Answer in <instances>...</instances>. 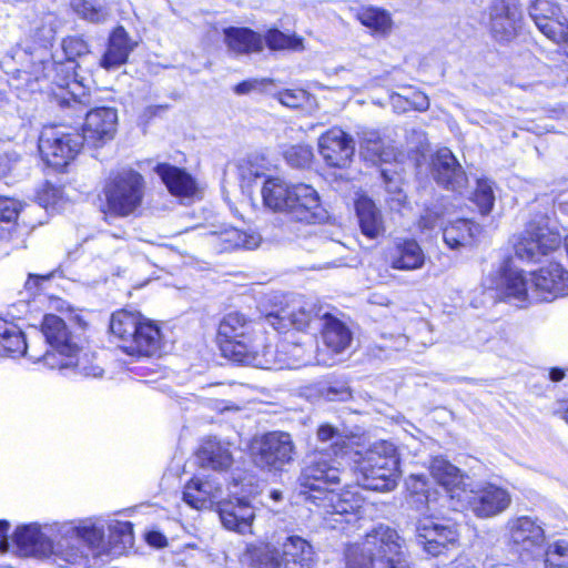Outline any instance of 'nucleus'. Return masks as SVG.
Listing matches in <instances>:
<instances>
[{
  "label": "nucleus",
  "mask_w": 568,
  "mask_h": 568,
  "mask_svg": "<svg viewBox=\"0 0 568 568\" xmlns=\"http://www.w3.org/2000/svg\"><path fill=\"white\" fill-rule=\"evenodd\" d=\"M356 215L362 233L368 239H377L385 231L381 211L367 196H361L355 203Z\"/></svg>",
  "instance_id": "f704fd0d"
},
{
  "label": "nucleus",
  "mask_w": 568,
  "mask_h": 568,
  "mask_svg": "<svg viewBox=\"0 0 568 568\" xmlns=\"http://www.w3.org/2000/svg\"><path fill=\"white\" fill-rule=\"evenodd\" d=\"M60 194L61 192L58 187L45 183L37 192V202L47 210L54 209L60 200Z\"/></svg>",
  "instance_id": "864d4df0"
},
{
  "label": "nucleus",
  "mask_w": 568,
  "mask_h": 568,
  "mask_svg": "<svg viewBox=\"0 0 568 568\" xmlns=\"http://www.w3.org/2000/svg\"><path fill=\"white\" fill-rule=\"evenodd\" d=\"M248 166H250V161L246 159H242L237 163L239 174L241 175V178L243 180H251L252 178L258 176L257 168H254V166L248 168Z\"/></svg>",
  "instance_id": "0e129e2a"
},
{
  "label": "nucleus",
  "mask_w": 568,
  "mask_h": 568,
  "mask_svg": "<svg viewBox=\"0 0 568 568\" xmlns=\"http://www.w3.org/2000/svg\"><path fill=\"white\" fill-rule=\"evenodd\" d=\"M282 352L284 353V368H300L306 366L313 361V344L297 343L293 341H282Z\"/></svg>",
  "instance_id": "79ce46f5"
},
{
  "label": "nucleus",
  "mask_w": 568,
  "mask_h": 568,
  "mask_svg": "<svg viewBox=\"0 0 568 568\" xmlns=\"http://www.w3.org/2000/svg\"><path fill=\"white\" fill-rule=\"evenodd\" d=\"M432 174L438 184L452 191L460 192L467 183L464 170L447 148L438 150L433 158Z\"/></svg>",
  "instance_id": "5701e85b"
},
{
  "label": "nucleus",
  "mask_w": 568,
  "mask_h": 568,
  "mask_svg": "<svg viewBox=\"0 0 568 568\" xmlns=\"http://www.w3.org/2000/svg\"><path fill=\"white\" fill-rule=\"evenodd\" d=\"M457 526L453 523H443L438 518L424 517L416 525V538L424 549L433 555H439L448 545L458 540Z\"/></svg>",
  "instance_id": "a211bd4d"
},
{
  "label": "nucleus",
  "mask_w": 568,
  "mask_h": 568,
  "mask_svg": "<svg viewBox=\"0 0 568 568\" xmlns=\"http://www.w3.org/2000/svg\"><path fill=\"white\" fill-rule=\"evenodd\" d=\"M108 550L111 556H121L133 547V527L129 521H111L108 526Z\"/></svg>",
  "instance_id": "ea45409f"
},
{
  "label": "nucleus",
  "mask_w": 568,
  "mask_h": 568,
  "mask_svg": "<svg viewBox=\"0 0 568 568\" xmlns=\"http://www.w3.org/2000/svg\"><path fill=\"white\" fill-rule=\"evenodd\" d=\"M219 514L223 526L240 534L252 532L255 509L244 499L221 501Z\"/></svg>",
  "instance_id": "a878e982"
},
{
  "label": "nucleus",
  "mask_w": 568,
  "mask_h": 568,
  "mask_svg": "<svg viewBox=\"0 0 568 568\" xmlns=\"http://www.w3.org/2000/svg\"><path fill=\"white\" fill-rule=\"evenodd\" d=\"M284 561L298 565L301 568H311L314 562L312 545L300 536H288L281 545Z\"/></svg>",
  "instance_id": "4c0bfd02"
},
{
  "label": "nucleus",
  "mask_w": 568,
  "mask_h": 568,
  "mask_svg": "<svg viewBox=\"0 0 568 568\" xmlns=\"http://www.w3.org/2000/svg\"><path fill=\"white\" fill-rule=\"evenodd\" d=\"M224 40L227 49L235 54L258 53L263 50V37L248 28H226Z\"/></svg>",
  "instance_id": "7c9ffc66"
},
{
  "label": "nucleus",
  "mask_w": 568,
  "mask_h": 568,
  "mask_svg": "<svg viewBox=\"0 0 568 568\" xmlns=\"http://www.w3.org/2000/svg\"><path fill=\"white\" fill-rule=\"evenodd\" d=\"M284 159L293 168H304L308 165L313 159V151L308 145L296 144L285 149Z\"/></svg>",
  "instance_id": "603ef678"
},
{
  "label": "nucleus",
  "mask_w": 568,
  "mask_h": 568,
  "mask_svg": "<svg viewBox=\"0 0 568 568\" xmlns=\"http://www.w3.org/2000/svg\"><path fill=\"white\" fill-rule=\"evenodd\" d=\"M425 254L415 240L397 241L390 254V266L399 271H414L422 268Z\"/></svg>",
  "instance_id": "72a5a7b5"
},
{
  "label": "nucleus",
  "mask_w": 568,
  "mask_h": 568,
  "mask_svg": "<svg viewBox=\"0 0 568 568\" xmlns=\"http://www.w3.org/2000/svg\"><path fill=\"white\" fill-rule=\"evenodd\" d=\"M135 43L130 39L122 26L116 27L109 37L108 48L100 60V65L105 70L121 67L128 61Z\"/></svg>",
  "instance_id": "c85d7f7f"
},
{
  "label": "nucleus",
  "mask_w": 568,
  "mask_h": 568,
  "mask_svg": "<svg viewBox=\"0 0 568 568\" xmlns=\"http://www.w3.org/2000/svg\"><path fill=\"white\" fill-rule=\"evenodd\" d=\"M507 542L519 554L540 556L544 550L545 534L536 519L529 516H519L508 519L506 524Z\"/></svg>",
  "instance_id": "2eb2a0df"
},
{
  "label": "nucleus",
  "mask_w": 568,
  "mask_h": 568,
  "mask_svg": "<svg viewBox=\"0 0 568 568\" xmlns=\"http://www.w3.org/2000/svg\"><path fill=\"white\" fill-rule=\"evenodd\" d=\"M222 485L214 479L192 478L183 490V500L195 509H204L213 503H221Z\"/></svg>",
  "instance_id": "bb28decb"
},
{
  "label": "nucleus",
  "mask_w": 568,
  "mask_h": 568,
  "mask_svg": "<svg viewBox=\"0 0 568 568\" xmlns=\"http://www.w3.org/2000/svg\"><path fill=\"white\" fill-rule=\"evenodd\" d=\"M49 531H52V527L45 526L42 530L37 524L18 527L13 535V542L19 555L48 557L57 552V542L50 539Z\"/></svg>",
  "instance_id": "412c9836"
},
{
  "label": "nucleus",
  "mask_w": 568,
  "mask_h": 568,
  "mask_svg": "<svg viewBox=\"0 0 568 568\" xmlns=\"http://www.w3.org/2000/svg\"><path fill=\"white\" fill-rule=\"evenodd\" d=\"M347 568H410L405 539L395 529L379 525L361 547L348 550Z\"/></svg>",
  "instance_id": "423d86ee"
},
{
  "label": "nucleus",
  "mask_w": 568,
  "mask_h": 568,
  "mask_svg": "<svg viewBox=\"0 0 568 568\" xmlns=\"http://www.w3.org/2000/svg\"><path fill=\"white\" fill-rule=\"evenodd\" d=\"M355 473L367 474L378 468L381 476L371 477L369 490L390 491L397 485L399 458L395 445L387 440L373 444L369 449L355 460Z\"/></svg>",
  "instance_id": "1a4fd4ad"
},
{
  "label": "nucleus",
  "mask_w": 568,
  "mask_h": 568,
  "mask_svg": "<svg viewBox=\"0 0 568 568\" xmlns=\"http://www.w3.org/2000/svg\"><path fill=\"white\" fill-rule=\"evenodd\" d=\"M144 193L145 181L139 172L122 169L113 173L104 186L108 212L121 217L134 214L143 203Z\"/></svg>",
  "instance_id": "6e6552de"
},
{
  "label": "nucleus",
  "mask_w": 568,
  "mask_h": 568,
  "mask_svg": "<svg viewBox=\"0 0 568 568\" xmlns=\"http://www.w3.org/2000/svg\"><path fill=\"white\" fill-rule=\"evenodd\" d=\"M71 8L80 18L92 23L104 22L109 17L106 8L93 0H71Z\"/></svg>",
  "instance_id": "de8ad7c7"
},
{
  "label": "nucleus",
  "mask_w": 568,
  "mask_h": 568,
  "mask_svg": "<svg viewBox=\"0 0 568 568\" xmlns=\"http://www.w3.org/2000/svg\"><path fill=\"white\" fill-rule=\"evenodd\" d=\"M317 317L315 304L303 297H292L284 307L268 313L265 316V323L277 332L286 331L290 327L304 331Z\"/></svg>",
  "instance_id": "dca6fc26"
},
{
  "label": "nucleus",
  "mask_w": 568,
  "mask_h": 568,
  "mask_svg": "<svg viewBox=\"0 0 568 568\" xmlns=\"http://www.w3.org/2000/svg\"><path fill=\"white\" fill-rule=\"evenodd\" d=\"M254 463L270 471H282L294 460L295 445L288 433L270 432L252 444Z\"/></svg>",
  "instance_id": "9b49d317"
},
{
  "label": "nucleus",
  "mask_w": 568,
  "mask_h": 568,
  "mask_svg": "<svg viewBox=\"0 0 568 568\" xmlns=\"http://www.w3.org/2000/svg\"><path fill=\"white\" fill-rule=\"evenodd\" d=\"M57 33L55 19L53 16L45 17V26L38 30L37 37L41 41V45L47 48L52 43Z\"/></svg>",
  "instance_id": "6e6d98bb"
},
{
  "label": "nucleus",
  "mask_w": 568,
  "mask_h": 568,
  "mask_svg": "<svg viewBox=\"0 0 568 568\" xmlns=\"http://www.w3.org/2000/svg\"><path fill=\"white\" fill-rule=\"evenodd\" d=\"M357 20L365 27L377 33H386L392 28L390 14L375 7H363L356 12Z\"/></svg>",
  "instance_id": "c03bdc74"
},
{
  "label": "nucleus",
  "mask_w": 568,
  "mask_h": 568,
  "mask_svg": "<svg viewBox=\"0 0 568 568\" xmlns=\"http://www.w3.org/2000/svg\"><path fill=\"white\" fill-rule=\"evenodd\" d=\"M361 150L365 156L372 161H384L388 160V154L384 150L383 140L377 131L365 130L361 134Z\"/></svg>",
  "instance_id": "49530a36"
},
{
  "label": "nucleus",
  "mask_w": 568,
  "mask_h": 568,
  "mask_svg": "<svg viewBox=\"0 0 568 568\" xmlns=\"http://www.w3.org/2000/svg\"><path fill=\"white\" fill-rule=\"evenodd\" d=\"M318 150L328 165L344 168L349 163L355 146L346 132L339 128H332L320 136Z\"/></svg>",
  "instance_id": "4be33fe9"
},
{
  "label": "nucleus",
  "mask_w": 568,
  "mask_h": 568,
  "mask_svg": "<svg viewBox=\"0 0 568 568\" xmlns=\"http://www.w3.org/2000/svg\"><path fill=\"white\" fill-rule=\"evenodd\" d=\"M110 332L118 346L133 357L161 356L164 339L160 326L139 312L120 310L112 314Z\"/></svg>",
  "instance_id": "39448f33"
},
{
  "label": "nucleus",
  "mask_w": 568,
  "mask_h": 568,
  "mask_svg": "<svg viewBox=\"0 0 568 568\" xmlns=\"http://www.w3.org/2000/svg\"><path fill=\"white\" fill-rule=\"evenodd\" d=\"M54 272L48 273L45 275L30 274L27 282L26 288L28 291H37L43 283L50 281L53 277Z\"/></svg>",
  "instance_id": "680f3d73"
},
{
  "label": "nucleus",
  "mask_w": 568,
  "mask_h": 568,
  "mask_svg": "<svg viewBox=\"0 0 568 568\" xmlns=\"http://www.w3.org/2000/svg\"><path fill=\"white\" fill-rule=\"evenodd\" d=\"M261 194L267 209L284 213L293 221L314 224L327 217L318 192L308 184H292L281 178H268Z\"/></svg>",
  "instance_id": "20e7f679"
},
{
  "label": "nucleus",
  "mask_w": 568,
  "mask_h": 568,
  "mask_svg": "<svg viewBox=\"0 0 568 568\" xmlns=\"http://www.w3.org/2000/svg\"><path fill=\"white\" fill-rule=\"evenodd\" d=\"M406 344H407V338L404 335H398V336L392 337L389 339L386 337H383V342L381 343L379 348L382 351H387V349L399 351L400 348L405 347Z\"/></svg>",
  "instance_id": "052dcab7"
},
{
  "label": "nucleus",
  "mask_w": 568,
  "mask_h": 568,
  "mask_svg": "<svg viewBox=\"0 0 568 568\" xmlns=\"http://www.w3.org/2000/svg\"><path fill=\"white\" fill-rule=\"evenodd\" d=\"M478 232L479 226L470 220L459 219L444 227L443 239L450 248H458L470 244Z\"/></svg>",
  "instance_id": "58836bf2"
},
{
  "label": "nucleus",
  "mask_w": 568,
  "mask_h": 568,
  "mask_svg": "<svg viewBox=\"0 0 568 568\" xmlns=\"http://www.w3.org/2000/svg\"><path fill=\"white\" fill-rule=\"evenodd\" d=\"M458 503L454 505L455 510L470 509L479 518H489L504 513L511 503L507 489L487 484L478 489H464L457 491Z\"/></svg>",
  "instance_id": "f8f14e48"
},
{
  "label": "nucleus",
  "mask_w": 568,
  "mask_h": 568,
  "mask_svg": "<svg viewBox=\"0 0 568 568\" xmlns=\"http://www.w3.org/2000/svg\"><path fill=\"white\" fill-rule=\"evenodd\" d=\"M265 82V80H257V79H251V80H245L241 83H239L235 88H234V91L236 94H247L254 90H256L261 84H263Z\"/></svg>",
  "instance_id": "e2e57ef3"
},
{
  "label": "nucleus",
  "mask_w": 568,
  "mask_h": 568,
  "mask_svg": "<svg viewBox=\"0 0 568 568\" xmlns=\"http://www.w3.org/2000/svg\"><path fill=\"white\" fill-rule=\"evenodd\" d=\"M217 243L222 250L232 248H256L261 243V236L257 233H246L236 227H226L220 232H215Z\"/></svg>",
  "instance_id": "a19ab883"
},
{
  "label": "nucleus",
  "mask_w": 568,
  "mask_h": 568,
  "mask_svg": "<svg viewBox=\"0 0 568 568\" xmlns=\"http://www.w3.org/2000/svg\"><path fill=\"white\" fill-rule=\"evenodd\" d=\"M155 172L171 194L180 197H191L196 193V183L185 171L164 163L159 164Z\"/></svg>",
  "instance_id": "2f4dec72"
},
{
  "label": "nucleus",
  "mask_w": 568,
  "mask_h": 568,
  "mask_svg": "<svg viewBox=\"0 0 568 568\" xmlns=\"http://www.w3.org/2000/svg\"><path fill=\"white\" fill-rule=\"evenodd\" d=\"M545 568H568V544L557 541L542 554Z\"/></svg>",
  "instance_id": "8fccbe9b"
},
{
  "label": "nucleus",
  "mask_w": 568,
  "mask_h": 568,
  "mask_svg": "<svg viewBox=\"0 0 568 568\" xmlns=\"http://www.w3.org/2000/svg\"><path fill=\"white\" fill-rule=\"evenodd\" d=\"M347 436L337 427L328 423H323L317 427L316 440L322 446L315 448H324L328 450L333 456L339 455L346 444Z\"/></svg>",
  "instance_id": "37998d69"
},
{
  "label": "nucleus",
  "mask_w": 568,
  "mask_h": 568,
  "mask_svg": "<svg viewBox=\"0 0 568 568\" xmlns=\"http://www.w3.org/2000/svg\"><path fill=\"white\" fill-rule=\"evenodd\" d=\"M561 237L547 225L531 221L514 237L515 255L524 262H538L559 247Z\"/></svg>",
  "instance_id": "ddd939ff"
},
{
  "label": "nucleus",
  "mask_w": 568,
  "mask_h": 568,
  "mask_svg": "<svg viewBox=\"0 0 568 568\" xmlns=\"http://www.w3.org/2000/svg\"><path fill=\"white\" fill-rule=\"evenodd\" d=\"M308 99V93L305 90H284L278 93L280 102L288 108L295 109L303 105Z\"/></svg>",
  "instance_id": "5fc2aeb1"
},
{
  "label": "nucleus",
  "mask_w": 568,
  "mask_h": 568,
  "mask_svg": "<svg viewBox=\"0 0 568 568\" xmlns=\"http://www.w3.org/2000/svg\"><path fill=\"white\" fill-rule=\"evenodd\" d=\"M37 354L33 344H28L22 331L13 323L0 318V355L16 356Z\"/></svg>",
  "instance_id": "473e14b6"
},
{
  "label": "nucleus",
  "mask_w": 568,
  "mask_h": 568,
  "mask_svg": "<svg viewBox=\"0 0 568 568\" xmlns=\"http://www.w3.org/2000/svg\"><path fill=\"white\" fill-rule=\"evenodd\" d=\"M199 463L204 468L226 470L233 464L230 444L210 437L202 442L197 449Z\"/></svg>",
  "instance_id": "c756f323"
},
{
  "label": "nucleus",
  "mask_w": 568,
  "mask_h": 568,
  "mask_svg": "<svg viewBox=\"0 0 568 568\" xmlns=\"http://www.w3.org/2000/svg\"><path fill=\"white\" fill-rule=\"evenodd\" d=\"M241 560L252 568H281L284 562L282 552L270 542L247 545Z\"/></svg>",
  "instance_id": "c9c22d12"
},
{
  "label": "nucleus",
  "mask_w": 568,
  "mask_h": 568,
  "mask_svg": "<svg viewBox=\"0 0 568 568\" xmlns=\"http://www.w3.org/2000/svg\"><path fill=\"white\" fill-rule=\"evenodd\" d=\"M62 50L67 61L57 62L42 58L33 64L34 83L28 82V87L32 92L39 90L53 94L61 104H87L89 97L84 87L75 79L74 70L75 59L90 52L89 44L81 37L72 36L63 39Z\"/></svg>",
  "instance_id": "f03ea898"
},
{
  "label": "nucleus",
  "mask_w": 568,
  "mask_h": 568,
  "mask_svg": "<svg viewBox=\"0 0 568 568\" xmlns=\"http://www.w3.org/2000/svg\"><path fill=\"white\" fill-rule=\"evenodd\" d=\"M83 144L80 133L65 125L44 126L39 138L42 159L55 169L73 160Z\"/></svg>",
  "instance_id": "9d476101"
},
{
  "label": "nucleus",
  "mask_w": 568,
  "mask_h": 568,
  "mask_svg": "<svg viewBox=\"0 0 568 568\" xmlns=\"http://www.w3.org/2000/svg\"><path fill=\"white\" fill-rule=\"evenodd\" d=\"M381 476L378 468L373 469V471H368L367 474H358L356 473V480L359 486L365 489H369L367 485L371 480V477L377 479Z\"/></svg>",
  "instance_id": "338daca9"
},
{
  "label": "nucleus",
  "mask_w": 568,
  "mask_h": 568,
  "mask_svg": "<svg viewBox=\"0 0 568 568\" xmlns=\"http://www.w3.org/2000/svg\"><path fill=\"white\" fill-rule=\"evenodd\" d=\"M146 542L156 548H163L168 545L166 537L160 531H149L145 535Z\"/></svg>",
  "instance_id": "69168bd1"
},
{
  "label": "nucleus",
  "mask_w": 568,
  "mask_h": 568,
  "mask_svg": "<svg viewBox=\"0 0 568 568\" xmlns=\"http://www.w3.org/2000/svg\"><path fill=\"white\" fill-rule=\"evenodd\" d=\"M20 209V203L14 199L0 196V237H4L9 232V226L4 227L2 223L9 225L14 222Z\"/></svg>",
  "instance_id": "3c124183"
},
{
  "label": "nucleus",
  "mask_w": 568,
  "mask_h": 568,
  "mask_svg": "<svg viewBox=\"0 0 568 568\" xmlns=\"http://www.w3.org/2000/svg\"><path fill=\"white\" fill-rule=\"evenodd\" d=\"M440 216L434 211L427 210L419 219L418 225L423 231H433L439 224Z\"/></svg>",
  "instance_id": "bf43d9fd"
},
{
  "label": "nucleus",
  "mask_w": 568,
  "mask_h": 568,
  "mask_svg": "<svg viewBox=\"0 0 568 568\" xmlns=\"http://www.w3.org/2000/svg\"><path fill=\"white\" fill-rule=\"evenodd\" d=\"M264 43L273 51H302L304 49L302 38L295 34H286L278 29H270L263 38Z\"/></svg>",
  "instance_id": "a18cd8bd"
},
{
  "label": "nucleus",
  "mask_w": 568,
  "mask_h": 568,
  "mask_svg": "<svg viewBox=\"0 0 568 568\" xmlns=\"http://www.w3.org/2000/svg\"><path fill=\"white\" fill-rule=\"evenodd\" d=\"M429 470L432 477L446 490L454 508V505L458 503L457 491L469 488V477L443 457L433 458Z\"/></svg>",
  "instance_id": "b1692460"
},
{
  "label": "nucleus",
  "mask_w": 568,
  "mask_h": 568,
  "mask_svg": "<svg viewBox=\"0 0 568 568\" xmlns=\"http://www.w3.org/2000/svg\"><path fill=\"white\" fill-rule=\"evenodd\" d=\"M341 462L324 448L307 454L298 477L301 494L322 509L326 520L335 524L351 523L357 518L363 499L354 491L337 493L328 485L341 481Z\"/></svg>",
  "instance_id": "f257e3e1"
},
{
  "label": "nucleus",
  "mask_w": 568,
  "mask_h": 568,
  "mask_svg": "<svg viewBox=\"0 0 568 568\" xmlns=\"http://www.w3.org/2000/svg\"><path fill=\"white\" fill-rule=\"evenodd\" d=\"M57 554L73 566L87 565L90 550L93 556L109 555L108 541L104 540V529L95 523L85 521L81 525L64 523L58 528Z\"/></svg>",
  "instance_id": "0eeeda50"
},
{
  "label": "nucleus",
  "mask_w": 568,
  "mask_h": 568,
  "mask_svg": "<svg viewBox=\"0 0 568 568\" xmlns=\"http://www.w3.org/2000/svg\"><path fill=\"white\" fill-rule=\"evenodd\" d=\"M118 113L113 108H97L89 111L82 128L83 143L100 148L113 140L116 132Z\"/></svg>",
  "instance_id": "aec40b11"
},
{
  "label": "nucleus",
  "mask_w": 568,
  "mask_h": 568,
  "mask_svg": "<svg viewBox=\"0 0 568 568\" xmlns=\"http://www.w3.org/2000/svg\"><path fill=\"white\" fill-rule=\"evenodd\" d=\"M237 348V363L251 365L263 369H284V353L282 352V342L272 343L271 337L263 331L254 339V344L245 348L243 345Z\"/></svg>",
  "instance_id": "f3484780"
},
{
  "label": "nucleus",
  "mask_w": 568,
  "mask_h": 568,
  "mask_svg": "<svg viewBox=\"0 0 568 568\" xmlns=\"http://www.w3.org/2000/svg\"><path fill=\"white\" fill-rule=\"evenodd\" d=\"M263 328L248 320L244 314L232 312L226 314L219 325V336L221 337V349L223 354L234 362H237V348L243 345L248 348L254 344V339L263 333Z\"/></svg>",
  "instance_id": "4468645a"
},
{
  "label": "nucleus",
  "mask_w": 568,
  "mask_h": 568,
  "mask_svg": "<svg viewBox=\"0 0 568 568\" xmlns=\"http://www.w3.org/2000/svg\"><path fill=\"white\" fill-rule=\"evenodd\" d=\"M531 297L535 301H552L568 295V271L559 263L551 262L530 274Z\"/></svg>",
  "instance_id": "6ab92c4d"
},
{
  "label": "nucleus",
  "mask_w": 568,
  "mask_h": 568,
  "mask_svg": "<svg viewBox=\"0 0 568 568\" xmlns=\"http://www.w3.org/2000/svg\"><path fill=\"white\" fill-rule=\"evenodd\" d=\"M489 16L491 32L497 40L507 41L515 36L521 19V12L516 3L496 0Z\"/></svg>",
  "instance_id": "393cba45"
},
{
  "label": "nucleus",
  "mask_w": 568,
  "mask_h": 568,
  "mask_svg": "<svg viewBox=\"0 0 568 568\" xmlns=\"http://www.w3.org/2000/svg\"><path fill=\"white\" fill-rule=\"evenodd\" d=\"M474 202L478 206L481 214L485 215L490 213L495 203V194L493 184L489 180H477V186L474 192Z\"/></svg>",
  "instance_id": "09e8293b"
},
{
  "label": "nucleus",
  "mask_w": 568,
  "mask_h": 568,
  "mask_svg": "<svg viewBox=\"0 0 568 568\" xmlns=\"http://www.w3.org/2000/svg\"><path fill=\"white\" fill-rule=\"evenodd\" d=\"M323 320L322 338L325 346L335 354L344 352L353 338L351 329L342 321L327 313L323 315Z\"/></svg>",
  "instance_id": "e433bc0d"
},
{
  "label": "nucleus",
  "mask_w": 568,
  "mask_h": 568,
  "mask_svg": "<svg viewBox=\"0 0 568 568\" xmlns=\"http://www.w3.org/2000/svg\"><path fill=\"white\" fill-rule=\"evenodd\" d=\"M409 98L408 105L417 111H426L429 108L428 97L420 91H412L407 95Z\"/></svg>",
  "instance_id": "13d9d810"
},
{
  "label": "nucleus",
  "mask_w": 568,
  "mask_h": 568,
  "mask_svg": "<svg viewBox=\"0 0 568 568\" xmlns=\"http://www.w3.org/2000/svg\"><path fill=\"white\" fill-rule=\"evenodd\" d=\"M41 332L45 338L47 349L44 353L37 349V354H31L30 358L33 362H42L51 369L73 368L85 377L102 376V367L93 364L92 354L79 348L64 321L59 316L47 314Z\"/></svg>",
  "instance_id": "7ed1b4c3"
},
{
  "label": "nucleus",
  "mask_w": 568,
  "mask_h": 568,
  "mask_svg": "<svg viewBox=\"0 0 568 568\" xmlns=\"http://www.w3.org/2000/svg\"><path fill=\"white\" fill-rule=\"evenodd\" d=\"M496 288L510 302L520 306L526 302L535 301L531 297L534 287L530 278L528 280L518 270L505 268L496 283Z\"/></svg>",
  "instance_id": "cd10ccee"
},
{
  "label": "nucleus",
  "mask_w": 568,
  "mask_h": 568,
  "mask_svg": "<svg viewBox=\"0 0 568 568\" xmlns=\"http://www.w3.org/2000/svg\"><path fill=\"white\" fill-rule=\"evenodd\" d=\"M408 101H409V98L407 95H403V94H393L392 95V104L395 109L399 110V111H407L409 108L408 105Z\"/></svg>",
  "instance_id": "774afa93"
},
{
  "label": "nucleus",
  "mask_w": 568,
  "mask_h": 568,
  "mask_svg": "<svg viewBox=\"0 0 568 568\" xmlns=\"http://www.w3.org/2000/svg\"><path fill=\"white\" fill-rule=\"evenodd\" d=\"M406 485L412 494L425 495L426 501L429 503L427 479L424 475H410L406 480Z\"/></svg>",
  "instance_id": "4d7b16f0"
}]
</instances>
